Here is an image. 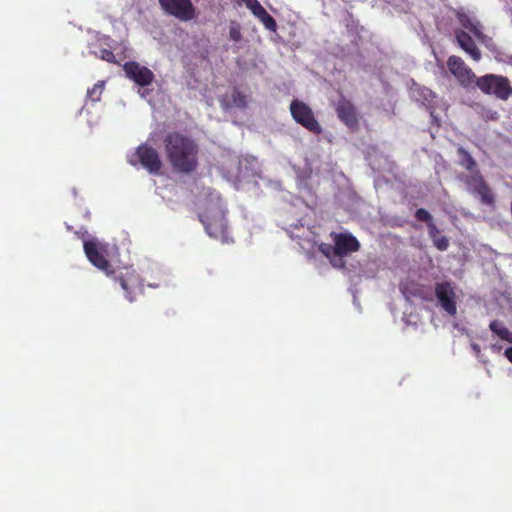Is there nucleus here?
Returning <instances> with one entry per match:
<instances>
[{
	"mask_svg": "<svg viewBox=\"0 0 512 512\" xmlns=\"http://www.w3.org/2000/svg\"><path fill=\"white\" fill-rule=\"evenodd\" d=\"M165 153L171 168L182 174L194 172L198 167V145L188 136L170 132L164 138Z\"/></svg>",
	"mask_w": 512,
	"mask_h": 512,
	"instance_id": "1",
	"label": "nucleus"
},
{
	"mask_svg": "<svg viewBox=\"0 0 512 512\" xmlns=\"http://www.w3.org/2000/svg\"><path fill=\"white\" fill-rule=\"evenodd\" d=\"M359 249L360 243L356 237L347 233H339L335 235L334 246H328L326 249H322V252L331 259L333 266L343 267L345 262L342 258Z\"/></svg>",
	"mask_w": 512,
	"mask_h": 512,
	"instance_id": "2",
	"label": "nucleus"
},
{
	"mask_svg": "<svg viewBox=\"0 0 512 512\" xmlns=\"http://www.w3.org/2000/svg\"><path fill=\"white\" fill-rule=\"evenodd\" d=\"M476 87L486 95H494L500 100H507L512 95V87L507 77L486 74L476 80Z\"/></svg>",
	"mask_w": 512,
	"mask_h": 512,
	"instance_id": "3",
	"label": "nucleus"
},
{
	"mask_svg": "<svg viewBox=\"0 0 512 512\" xmlns=\"http://www.w3.org/2000/svg\"><path fill=\"white\" fill-rule=\"evenodd\" d=\"M290 112L296 123L307 129L309 132L319 135L322 133V126L314 116L312 109L304 102L293 100L290 104Z\"/></svg>",
	"mask_w": 512,
	"mask_h": 512,
	"instance_id": "4",
	"label": "nucleus"
},
{
	"mask_svg": "<svg viewBox=\"0 0 512 512\" xmlns=\"http://www.w3.org/2000/svg\"><path fill=\"white\" fill-rule=\"evenodd\" d=\"M447 67L450 73L455 77L457 82L464 88L468 89L476 86V77L472 69L464 62V60L456 55H452L447 59Z\"/></svg>",
	"mask_w": 512,
	"mask_h": 512,
	"instance_id": "5",
	"label": "nucleus"
},
{
	"mask_svg": "<svg viewBox=\"0 0 512 512\" xmlns=\"http://www.w3.org/2000/svg\"><path fill=\"white\" fill-rule=\"evenodd\" d=\"M159 4L166 14L183 22L193 20L196 16L191 0H159Z\"/></svg>",
	"mask_w": 512,
	"mask_h": 512,
	"instance_id": "6",
	"label": "nucleus"
},
{
	"mask_svg": "<svg viewBox=\"0 0 512 512\" xmlns=\"http://www.w3.org/2000/svg\"><path fill=\"white\" fill-rule=\"evenodd\" d=\"M135 156L143 168L150 174L157 175L162 168V162L159 153L155 148L147 143L141 144L137 147Z\"/></svg>",
	"mask_w": 512,
	"mask_h": 512,
	"instance_id": "7",
	"label": "nucleus"
},
{
	"mask_svg": "<svg viewBox=\"0 0 512 512\" xmlns=\"http://www.w3.org/2000/svg\"><path fill=\"white\" fill-rule=\"evenodd\" d=\"M125 75L137 85L145 87L154 81V73L147 67L141 66L138 62L128 61L123 65Z\"/></svg>",
	"mask_w": 512,
	"mask_h": 512,
	"instance_id": "8",
	"label": "nucleus"
},
{
	"mask_svg": "<svg viewBox=\"0 0 512 512\" xmlns=\"http://www.w3.org/2000/svg\"><path fill=\"white\" fill-rule=\"evenodd\" d=\"M435 295L443 310H445L451 316L456 315V295L451 283L447 281L436 283Z\"/></svg>",
	"mask_w": 512,
	"mask_h": 512,
	"instance_id": "9",
	"label": "nucleus"
},
{
	"mask_svg": "<svg viewBox=\"0 0 512 512\" xmlns=\"http://www.w3.org/2000/svg\"><path fill=\"white\" fill-rule=\"evenodd\" d=\"M338 118L351 130H356L359 126V119L356 107L346 99H341L336 106Z\"/></svg>",
	"mask_w": 512,
	"mask_h": 512,
	"instance_id": "10",
	"label": "nucleus"
},
{
	"mask_svg": "<svg viewBox=\"0 0 512 512\" xmlns=\"http://www.w3.org/2000/svg\"><path fill=\"white\" fill-rule=\"evenodd\" d=\"M84 252L88 260L98 269L104 271L107 275L113 273L111 265L105 256L100 252L97 243L94 241L84 242Z\"/></svg>",
	"mask_w": 512,
	"mask_h": 512,
	"instance_id": "11",
	"label": "nucleus"
},
{
	"mask_svg": "<svg viewBox=\"0 0 512 512\" xmlns=\"http://www.w3.org/2000/svg\"><path fill=\"white\" fill-rule=\"evenodd\" d=\"M456 16L463 28L469 30L480 43L487 47L489 46V43L492 41V39L483 33V27L479 21L471 18L464 12H458Z\"/></svg>",
	"mask_w": 512,
	"mask_h": 512,
	"instance_id": "12",
	"label": "nucleus"
},
{
	"mask_svg": "<svg viewBox=\"0 0 512 512\" xmlns=\"http://www.w3.org/2000/svg\"><path fill=\"white\" fill-rule=\"evenodd\" d=\"M455 38L458 45L476 62L480 61L482 55L481 51L475 44L472 37L464 30H457Z\"/></svg>",
	"mask_w": 512,
	"mask_h": 512,
	"instance_id": "13",
	"label": "nucleus"
},
{
	"mask_svg": "<svg viewBox=\"0 0 512 512\" xmlns=\"http://www.w3.org/2000/svg\"><path fill=\"white\" fill-rule=\"evenodd\" d=\"M201 222L204 224L208 235L215 239L224 238V222L222 219H211L208 215L200 216Z\"/></svg>",
	"mask_w": 512,
	"mask_h": 512,
	"instance_id": "14",
	"label": "nucleus"
},
{
	"mask_svg": "<svg viewBox=\"0 0 512 512\" xmlns=\"http://www.w3.org/2000/svg\"><path fill=\"white\" fill-rule=\"evenodd\" d=\"M251 12L262 22L266 29L271 32H275L277 30L276 20L265 10V8L260 3Z\"/></svg>",
	"mask_w": 512,
	"mask_h": 512,
	"instance_id": "15",
	"label": "nucleus"
},
{
	"mask_svg": "<svg viewBox=\"0 0 512 512\" xmlns=\"http://www.w3.org/2000/svg\"><path fill=\"white\" fill-rule=\"evenodd\" d=\"M457 154L459 157L460 166L465 168L470 173L478 171L477 163L468 151H466L463 147H458Z\"/></svg>",
	"mask_w": 512,
	"mask_h": 512,
	"instance_id": "16",
	"label": "nucleus"
},
{
	"mask_svg": "<svg viewBox=\"0 0 512 512\" xmlns=\"http://www.w3.org/2000/svg\"><path fill=\"white\" fill-rule=\"evenodd\" d=\"M490 330L501 340L512 344V332L499 320H493L489 324Z\"/></svg>",
	"mask_w": 512,
	"mask_h": 512,
	"instance_id": "17",
	"label": "nucleus"
},
{
	"mask_svg": "<svg viewBox=\"0 0 512 512\" xmlns=\"http://www.w3.org/2000/svg\"><path fill=\"white\" fill-rule=\"evenodd\" d=\"M473 194L479 196L481 202L485 205L492 206L495 203L494 194L486 182L480 183Z\"/></svg>",
	"mask_w": 512,
	"mask_h": 512,
	"instance_id": "18",
	"label": "nucleus"
},
{
	"mask_svg": "<svg viewBox=\"0 0 512 512\" xmlns=\"http://www.w3.org/2000/svg\"><path fill=\"white\" fill-rule=\"evenodd\" d=\"M460 179L467 185L468 190L472 194L476 190V187L480 186V183L485 182V180L479 170L470 173V175L461 176Z\"/></svg>",
	"mask_w": 512,
	"mask_h": 512,
	"instance_id": "19",
	"label": "nucleus"
},
{
	"mask_svg": "<svg viewBox=\"0 0 512 512\" xmlns=\"http://www.w3.org/2000/svg\"><path fill=\"white\" fill-rule=\"evenodd\" d=\"M250 98L249 95L246 93H243L237 88H234L232 92V106L239 108V109H245L248 105Z\"/></svg>",
	"mask_w": 512,
	"mask_h": 512,
	"instance_id": "20",
	"label": "nucleus"
},
{
	"mask_svg": "<svg viewBox=\"0 0 512 512\" xmlns=\"http://www.w3.org/2000/svg\"><path fill=\"white\" fill-rule=\"evenodd\" d=\"M135 280L136 279L133 277L126 279L122 274L116 277V281H119V284L121 288L126 292V298L129 301H133L132 286L135 284Z\"/></svg>",
	"mask_w": 512,
	"mask_h": 512,
	"instance_id": "21",
	"label": "nucleus"
},
{
	"mask_svg": "<svg viewBox=\"0 0 512 512\" xmlns=\"http://www.w3.org/2000/svg\"><path fill=\"white\" fill-rule=\"evenodd\" d=\"M104 85V81H98L95 83L94 86L87 91L88 98L93 102L99 101L104 90Z\"/></svg>",
	"mask_w": 512,
	"mask_h": 512,
	"instance_id": "22",
	"label": "nucleus"
},
{
	"mask_svg": "<svg viewBox=\"0 0 512 512\" xmlns=\"http://www.w3.org/2000/svg\"><path fill=\"white\" fill-rule=\"evenodd\" d=\"M229 38H230V40L234 41L235 43H240L243 41V37L241 34V27L235 21L230 22Z\"/></svg>",
	"mask_w": 512,
	"mask_h": 512,
	"instance_id": "23",
	"label": "nucleus"
},
{
	"mask_svg": "<svg viewBox=\"0 0 512 512\" xmlns=\"http://www.w3.org/2000/svg\"><path fill=\"white\" fill-rule=\"evenodd\" d=\"M418 221L425 222L427 225L433 222L432 215L424 208H419L415 212Z\"/></svg>",
	"mask_w": 512,
	"mask_h": 512,
	"instance_id": "24",
	"label": "nucleus"
},
{
	"mask_svg": "<svg viewBox=\"0 0 512 512\" xmlns=\"http://www.w3.org/2000/svg\"><path fill=\"white\" fill-rule=\"evenodd\" d=\"M433 244L438 250L445 251L449 247V240L446 236L440 235L433 240Z\"/></svg>",
	"mask_w": 512,
	"mask_h": 512,
	"instance_id": "25",
	"label": "nucleus"
},
{
	"mask_svg": "<svg viewBox=\"0 0 512 512\" xmlns=\"http://www.w3.org/2000/svg\"><path fill=\"white\" fill-rule=\"evenodd\" d=\"M100 58L102 60H105L107 62H110V63H116V58H115V55L114 53L109 50V49H102L100 51Z\"/></svg>",
	"mask_w": 512,
	"mask_h": 512,
	"instance_id": "26",
	"label": "nucleus"
},
{
	"mask_svg": "<svg viewBox=\"0 0 512 512\" xmlns=\"http://www.w3.org/2000/svg\"><path fill=\"white\" fill-rule=\"evenodd\" d=\"M427 227H428V230H429V236L431 237L432 240H434L435 238L440 236V231H439V229L437 228V226L435 225L434 222L429 223L427 225Z\"/></svg>",
	"mask_w": 512,
	"mask_h": 512,
	"instance_id": "27",
	"label": "nucleus"
},
{
	"mask_svg": "<svg viewBox=\"0 0 512 512\" xmlns=\"http://www.w3.org/2000/svg\"><path fill=\"white\" fill-rule=\"evenodd\" d=\"M239 2L244 3L250 11H252L259 4L258 0H239Z\"/></svg>",
	"mask_w": 512,
	"mask_h": 512,
	"instance_id": "28",
	"label": "nucleus"
},
{
	"mask_svg": "<svg viewBox=\"0 0 512 512\" xmlns=\"http://www.w3.org/2000/svg\"><path fill=\"white\" fill-rule=\"evenodd\" d=\"M505 356L508 358V360L512 363V347H509L505 350Z\"/></svg>",
	"mask_w": 512,
	"mask_h": 512,
	"instance_id": "29",
	"label": "nucleus"
},
{
	"mask_svg": "<svg viewBox=\"0 0 512 512\" xmlns=\"http://www.w3.org/2000/svg\"><path fill=\"white\" fill-rule=\"evenodd\" d=\"M129 163H130L131 165H133V166H136V164H137V162H136L135 160H133V159H130V160H129Z\"/></svg>",
	"mask_w": 512,
	"mask_h": 512,
	"instance_id": "30",
	"label": "nucleus"
}]
</instances>
